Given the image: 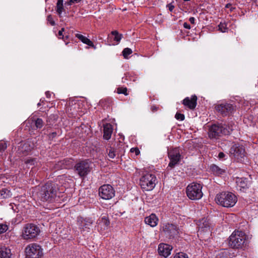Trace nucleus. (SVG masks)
<instances>
[{
  "label": "nucleus",
  "mask_w": 258,
  "mask_h": 258,
  "mask_svg": "<svg viewBox=\"0 0 258 258\" xmlns=\"http://www.w3.org/2000/svg\"><path fill=\"white\" fill-rule=\"evenodd\" d=\"M56 135H57V134L56 132H53V133H50L49 135V138L50 139H53L56 136Z\"/></svg>",
  "instance_id": "obj_44"
},
{
  "label": "nucleus",
  "mask_w": 258,
  "mask_h": 258,
  "mask_svg": "<svg viewBox=\"0 0 258 258\" xmlns=\"http://www.w3.org/2000/svg\"><path fill=\"white\" fill-rule=\"evenodd\" d=\"M158 219L155 214H151L149 217H147L145 219V222L151 226V227H155L157 225Z\"/></svg>",
  "instance_id": "obj_21"
},
{
  "label": "nucleus",
  "mask_w": 258,
  "mask_h": 258,
  "mask_svg": "<svg viewBox=\"0 0 258 258\" xmlns=\"http://www.w3.org/2000/svg\"><path fill=\"white\" fill-rule=\"evenodd\" d=\"M11 251L7 247L0 248V258H11Z\"/></svg>",
  "instance_id": "obj_22"
},
{
  "label": "nucleus",
  "mask_w": 258,
  "mask_h": 258,
  "mask_svg": "<svg viewBox=\"0 0 258 258\" xmlns=\"http://www.w3.org/2000/svg\"><path fill=\"white\" fill-rule=\"evenodd\" d=\"M174 258H188L187 255L183 252L176 253Z\"/></svg>",
  "instance_id": "obj_36"
},
{
  "label": "nucleus",
  "mask_w": 258,
  "mask_h": 258,
  "mask_svg": "<svg viewBox=\"0 0 258 258\" xmlns=\"http://www.w3.org/2000/svg\"><path fill=\"white\" fill-rule=\"evenodd\" d=\"M168 7H169V10L170 11V12H172L173 9H174V7L173 6V5H168Z\"/></svg>",
  "instance_id": "obj_50"
},
{
  "label": "nucleus",
  "mask_w": 258,
  "mask_h": 258,
  "mask_svg": "<svg viewBox=\"0 0 258 258\" xmlns=\"http://www.w3.org/2000/svg\"><path fill=\"white\" fill-rule=\"evenodd\" d=\"M236 197L230 192H222L217 194L215 201L216 203L224 207H233L237 202Z\"/></svg>",
  "instance_id": "obj_4"
},
{
  "label": "nucleus",
  "mask_w": 258,
  "mask_h": 258,
  "mask_svg": "<svg viewBox=\"0 0 258 258\" xmlns=\"http://www.w3.org/2000/svg\"><path fill=\"white\" fill-rule=\"evenodd\" d=\"M58 188L57 185L53 182H47L41 186L39 197L43 202H53L56 200Z\"/></svg>",
  "instance_id": "obj_1"
},
{
  "label": "nucleus",
  "mask_w": 258,
  "mask_h": 258,
  "mask_svg": "<svg viewBox=\"0 0 258 258\" xmlns=\"http://www.w3.org/2000/svg\"><path fill=\"white\" fill-rule=\"evenodd\" d=\"M26 258H40L42 255L41 247L36 244H29L25 248Z\"/></svg>",
  "instance_id": "obj_9"
},
{
  "label": "nucleus",
  "mask_w": 258,
  "mask_h": 258,
  "mask_svg": "<svg viewBox=\"0 0 258 258\" xmlns=\"http://www.w3.org/2000/svg\"><path fill=\"white\" fill-rule=\"evenodd\" d=\"M99 195L104 200H110L115 195V191L110 185L104 184L99 189Z\"/></svg>",
  "instance_id": "obj_12"
},
{
  "label": "nucleus",
  "mask_w": 258,
  "mask_h": 258,
  "mask_svg": "<svg viewBox=\"0 0 258 258\" xmlns=\"http://www.w3.org/2000/svg\"><path fill=\"white\" fill-rule=\"evenodd\" d=\"M163 231L166 236L169 239L174 237L178 233V229L172 224H166L163 226Z\"/></svg>",
  "instance_id": "obj_14"
},
{
  "label": "nucleus",
  "mask_w": 258,
  "mask_h": 258,
  "mask_svg": "<svg viewBox=\"0 0 258 258\" xmlns=\"http://www.w3.org/2000/svg\"><path fill=\"white\" fill-rule=\"evenodd\" d=\"M40 233V229L37 225L28 223L24 226L21 236L25 240H31L37 237Z\"/></svg>",
  "instance_id": "obj_5"
},
{
  "label": "nucleus",
  "mask_w": 258,
  "mask_h": 258,
  "mask_svg": "<svg viewBox=\"0 0 258 258\" xmlns=\"http://www.w3.org/2000/svg\"><path fill=\"white\" fill-rule=\"evenodd\" d=\"M112 127L110 123H106L103 125V138L108 140L111 138L112 133Z\"/></svg>",
  "instance_id": "obj_20"
},
{
  "label": "nucleus",
  "mask_w": 258,
  "mask_h": 258,
  "mask_svg": "<svg viewBox=\"0 0 258 258\" xmlns=\"http://www.w3.org/2000/svg\"><path fill=\"white\" fill-rule=\"evenodd\" d=\"M246 236L241 231H234L229 238V244L233 248H243L246 245Z\"/></svg>",
  "instance_id": "obj_3"
},
{
  "label": "nucleus",
  "mask_w": 258,
  "mask_h": 258,
  "mask_svg": "<svg viewBox=\"0 0 258 258\" xmlns=\"http://www.w3.org/2000/svg\"><path fill=\"white\" fill-rule=\"evenodd\" d=\"M171 249L170 245L161 243L159 244L158 250L160 255L166 257L170 254Z\"/></svg>",
  "instance_id": "obj_18"
},
{
  "label": "nucleus",
  "mask_w": 258,
  "mask_h": 258,
  "mask_svg": "<svg viewBox=\"0 0 258 258\" xmlns=\"http://www.w3.org/2000/svg\"><path fill=\"white\" fill-rule=\"evenodd\" d=\"M8 227L6 224H0V234H2L7 231Z\"/></svg>",
  "instance_id": "obj_35"
},
{
  "label": "nucleus",
  "mask_w": 258,
  "mask_h": 258,
  "mask_svg": "<svg viewBox=\"0 0 258 258\" xmlns=\"http://www.w3.org/2000/svg\"><path fill=\"white\" fill-rule=\"evenodd\" d=\"M211 169L214 174L217 175H222L225 172V169H221L215 164L211 165Z\"/></svg>",
  "instance_id": "obj_24"
},
{
  "label": "nucleus",
  "mask_w": 258,
  "mask_h": 258,
  "mask_svg": "<svg viewBox=\"0 0 258 258\" xmlns=\"http://www.w3.org/2000/svg\"><path fill=\"white\" fill-rule=\"evenodd\" d=\"M28 148H27V149H25V151H26V152H28V151H31V149L32 148V147H30V145H28Z\"/></svg>",
  "instance_id": "obj_52"
},
{
  "label": "nucleus",
  "mask_w": 258,
  "mask_h": 258,
  "mask_svg": "<svg viewBox=\"0 0 258 258\" xmlns=\"http://www.w3.org/2000/svg\"><path fill=\"white\" fill-rule=\"evenodd\" d=\"M216 110L222 116H227L235 111V106L230 103H221L215 106Z\"/></svg>",
  "instance_id": "obj_13"
},
{
  "label": "nucleus",
  "mask_w": 258,
  "mask_h": 258,
  "mask_svg": "<svg viewBox=\"0 0 258 258\" xmlns=\"http://www.w3.org/2000/svg\"><path fill=\"white\" fill-rule=\"evenodd\" d=\"M28 145H29V144L28 143H26L24 145V146L25 147V148H27L28 147Z\"/></svg>",
  "instance_id": "obj_54"
},
{
  "label": "nucleus",
  "mask_w": 258,
  "mask_h": 258,
  "mask_svg": "<svg viewBox=\"0 0 258 258\" xmlns=\"http://www.w3.org/2000/svg\"><path fill=\"white\" fill-rule=\"evenodd\" d=\"M36 162L35 159H29L25 161V163L27 164L34 165Z\"/></svg>",
  "instance_id": "obj_41"
},
{
  "label": "nucleus",
  "mask_w": 258,
  "mask_h": 258,
  "mask_svg": "<svg viewBox=\"0 0 258 258\" xmlns=\"http://www.w3.org/2000/svg\"><path fill=\"white\" fill-rule=\"evenodd\" d=\"M183 27L186 28V29H190V25L187 24V23H184L183 24Z\"/></svg>",
  "instance_id": "obj_47"
},
{
  "label": "nucleus",
  "mask_w": 258,
  "mask_h": 258,
  "mask_svg": "<svg viewBox=\"0 0 258 258\" xmlns=\"http://www.w3.org/2000/svg\"><path fill=\"white\" fill-rule=\"evenodd\" d=\"M225 156V154L223 152H220L218 155L219 159H223Z\"/></svg>",
  "instance_id": "obj_45"
},
{
  "label": "nucleus",
  "mask_w": 258,
  "mask_h": 258,
  "mask_svg": "<svg viewBox=\"0 0 258 258\" xmlns=\"http://www.w3.org/2000/svg\"><path fill=\"white\" fill-rule=\"evenodd\" d=\"M199 230L198 231V235H202L205 233L209 234L211 232L210 225L209 220L207 218H203L201 219L198 224Z\"/></svg>",
  "instance_id": "obj_15"
},
{
  "label": "nucleus",
  "mask_w": 258,
  "mask_h": 258,
  "mask_svg": "<svg viewBox=\"0 0 258 258\" xmlns=\"http://www.w3.org/2000/svg\"><path fill=\"white\" fill-rule=\"evenodd\" d=\"M197 97L193 95L191 98L186 97L182 101V104L190 109H194L197 105Z\"/></svg>",
  "instance_id": "obj_16"
},
{
  "label": "nucleus",
  "mask_w": 258,
  "mask_h": 258,
  "mask_svg": "<svg viewBox=\"0 0 258 258\" xmlns=\"http://www.w3.org/2000/svg\"><path fill=\"white\" fill-rule=\"evenodd\" d=\"M230 11L231 12H232L233 11L234 9H235V8H233V7H230Z\"/></svg>",
  "instance_id": "obj_55"
},
{
  "label": "nucleus",
  "mask_w": 258,
  "mask_h": 258,
  "mask_svg": "<svg viewBox=\"0 0 258 258\" xmlns=\"http://www.w3.org/2000/svg\"><path fill=\"white\" fill-rule=\"evenodd\" d=\"M230 153L238 162L244 161L245 152L242 146L233 145L230 149Z\"/></svg>",
  "instance_id": "obj_11"
},
{
  "label": "nucleus",
  "mask_w": 258,
  "mask_h": 258,
  "mask_svg": "<svg viewBox=\"0 0 258 258\" xmlns=\"http://www.w3.org/2000/svg\"><path fill=\"white\" fill-rule=\"evenodd\" d=\"M35 125L36 128H41L44 125V122L42 119L37 118L35 121Z\"/></svg>",
  "instance_id": "obj_29"
},
{
  "label": "nucleus",
  "mask_w": 258,
  "mask_h": 258,
  "mask_svg": "<svg viewBox=\"0 0 258 258\" xmlns=\"http://www.w3.org/2000/svg\"><path fill=\"white\" fill-rule=\"evenodd\" d=\"M110 222L107 217L105 216H103L100 221L99 224L104 226V229L107 228L109 225Z\"/></svg>",
  "instance_id": "obj_27"
},
{
  "label": "nucleus",
  "mask_w": 258,
  "mask_h": 258,
  "mask_svg": "<svg viewBox=\"0 0 258 258\" xmlns=\"http://www.w3.org/2000/svg\"><path fill=\"white\" fill-rule=\"evenodd\" d=\"M236 183L237 187L241 191H244L247 189L250 184V181L247 178L244 177H236Z\"/></svg>",
  "instance_id": "obj_17"
},
{
  "label": "nucleus",
  "mask_w": 258,
  "mask_h": 258,
  "mask_svg": "<svg viewBox=\"0 0 258 258\" xmlns=\"http://www.w3.org/2000/svg\"><path fill=\"white\" fill-rule=\"evenodd\" d=\"M133 52L132 50L129 48H125L122 51L123 56L125 58H127L128 55Z\"/></svg>",
  "instance_id": "obj_30"
},
{
  "label": "nucleus",
  "mask_w": 258,
  "mask_h": 258,
  "mask_svg": "<svg viewBox=\"0 0 258 258\" xmlns=\"http://www.w3.org/2000/svg\"><path fill=\"white\" fill-rule=\"evenodd\" d=\"M75 171L80 177L87 175L90 171V164L88 160L80 161L76 164Z\"/></svg>",
  "instance_id": "obj_10"
},
{
  "label": "nucleus",
  "mask_w": 258,
  "mask_h": 258,
  "mask_svg": "<svg viewBox=\"0 0 258 258\" xmlns=\"http://www.w3.org/2000/svg\"><path fill=\"white\" fill-rule=\"evenodd\" d=\"M117 93L118 94H123L125 95H127V88L122 87L118 88H117Z\"/></svg>",
  "instance_id": "obj_33"
},
{
  "label": "nucleus",
  "mask_w": 258,
  "mask_h": 258,
  "mask_svg": "<svg viewBox=\"0 0 258 258\" xmlns=\"http://www.w3.org/2000/svg\"><path fill=\"white\" fill-rule=\"evenodd\" d=\"M232 130L231 125L223 123L213 124L209 126L208 135L210 139H218L222 135H229Z\"/></svg>",
  "instance_id": "obj_2"
},
{
  "label": "nucleus",
  "mask_w": 258,
  "mask_h": 258,
  "mask_svg": "<svg viewBox=\"0 0 258 258\" xmlns=\"http://www.w3.org/2000/svg\"><path fill=\"white\" fill-rule=\"evenodd\" d=\"M156 176L150 173L143 175L140 178V184L142 189L146 191L152 190L156 185Z\"/></svg>",
  "instance_id": "obj_7"
},
{
  "label": "nucleus",
  "mask_w": 258,
  "mask_h": 258,
  "mask_svg": "<svg viewBox=\"0 0 258 258\" xmlns=\"http://www.w3.org/2000/svg\"><path fill=\"white\" fill-rule=\"evenodd\" d=\"M40 105H41V104H40V103H38L37 104V106H40Z\"/></svg>",
  "instance_id": "obj_56"
},
{
  "label": "nucleus",
  "mask_w": 258,
  "mask_h": 258,
  "mask_svg": "<svg viewBox=\"0 0 258 258\" xmlns=\"http://www.w3.org/2000/svg\"><path fill=\"white\" fill-rule=\"evenodd\" d=\"M78 222L80 223V225L83 229H90L92 227V224L93 223V220L91 218H80Z\"/></svg>",
  "instance_id": "obj_19"
},
{
  "label": "nucleus",
  "mask_w": 258,
  "mask_h": 258,
  "mask_svg": "<svg viewBox=\"0 0 258 258\" xmlns=\"http://www.w3.org/2000/svg\"><path fill=\"white\" fill-rule=\"evenodd\" d=\"M63 9V0H58L56 4V11L59 16H60Z\"/></svg>",
  "instance_id": "obj_25"
},
{
  "label": "nucleus",
  "mask_w": 258,
  "mask_h": 258,
  "mask_svg": "<svg viewBox=\"0 0 258 258\" xmlns=\"http://www.w3.org/2000/svg\"><path fill=\"white\" fill-rule=\"evenodd\" d=\"M130 151L132 153H135L136 155H138L140 153V150L137 148H133Z\"/></svg>",
  "instance_id": "obj_42"
},
{
  "label": "nucleus",
  "mask_w": 258,
  "mask_h": 258,
  "mask_svg": "<svg viewBox=\"0 0 258 258\" xmlns=\"http://www.w3.org/2000/svg\"><path fill=\"white\" fill-rule=\"evenodd\" d=\"M84 43L90 47H93L94 49L96 48V46L94 45L93 43L88 38L86 40Z\"/></svg>",
  "instance_id": "obj_40"
},
{
  "label": "nucleus",
  "mask_w": 258,
  "mask_h": 258,
  "mask_svg": "<svg viewBox=\"0 0 258 258\" xmlns=\"http://www.w3.org/2000/svg\"><path fill=\"white\" fill-rule=\"evenodd\" d=\"M181 149L179 147L172 148L168 149V155L170 159L168 167L172 168L178 164L181 160Z\"/></svg>",
  "instance_id": "obj_8"
},
{
  "label": "nucleus",
  "mask_w": 258,
  "mask_h": 258,
  "mask_svg": "<svg viewBox=\"0 0 258 258\" xmlns=\"http://www.w3.org/2000/svg\"><path fill=\"white\" fill-rule=\"evenodd\" d=\"M7 148L6 143L4 142H0V152L5 151Z\"/></svg>",
  "instance_id": "obj_39"
},
{
  "label": "nucleus",
  "mask_w": 258,
  "mask_h": 258,
  "mask_svg": "<svg viewBox=\"0 0 258 258\" xmlns=\"http://www.w3.org/2000/svg\"><path fill=\"white\" fill-rule=\"evenodd\" d=\"M76 37L78 38L79 40H80L83 43H85L86 41V40L88 39L85 36H83L82 34H76Z\"/></svg>",
  "instance_id": "obj_34"
},
{
  "label": "nucleus",
  "mask_w": 258,
  "mask_h": 258,
  "mask_svg": "<svg viewBox=\"0 0 258 258\" xmlns=\"http://www.w3.org/2000/svg\"><path fill=\"white\" fill-rule=\"evenodd\" d=\"M64 31V28H61V29L59 31L58 33V35L59 36H62V38L63 37V35L62 34V32Z\"/></svg>",
  "instance_id": "obj_46"
},
{
  "label": "nucleus",
  "mask_w": 258,
  "mask_h": 258,
  "mask_svg": "<svg viewBox=\"0 0 258 258\" xmlns=\"http://www.w3.org/2000/svg\"><path fill=\"white\" fill-rule=\"evenodd\" d=\"M231 4H227L225 6V8H230L231 7Z\"/></svg>",
  "instance_id": "obj_53"
},
{
  "label": "nucleus",
  "mask_w": 258,
  "mask_h": 258,
  "mask_svg": "<svg viewBox=\"0 0 258 258\" xmlns=\"http://www.w3.org/2000/svg\"><path fill=\"white\" fill-rule=\"evenodd\" d=\"M47 20L51 26H54L55 25V23L54 21L53 20L52 17L51 15H49L47 16Z\"/></svg>",
  "instance_id": "obj_38"
},
{
  "label": "nucleus",
  "mask_w": 258,
  "mask_h": 258,
  "mask_svg": "<svg viewBox=\"0 0 258 258\" xmlns=\"http://www.w3.org/2000/svg\"><path fill=\"white\" fill-rule=\"evenodd\" d=\"M219 30L222 32H225L227 31L228 28H227L226 24L225 23H220L218 25Z\"/></svg>",
  "instance_id": "obj_31"
},
{
  "label": "nucleus",
  "mask_w": 258,
  "mask_h": 258,
  "mask_svg": "<svg viewBox=\"0 0 258 258\" xmlns=\"http://www.w3.org/2000/svg\"><path fill=\"white\" fill-rule=\"evenodd\" d=\"M45 94H46V96L47 98H50V96H51V94L49 92H46L45 93Z\"/></svg>",
  "instance_id": "obj_51"
},
{
  "label": "nucleus",
  "mask_w": 258,
  "mask_h": 258,
  "mask_svg": "<svg viewBox=\"0 0 258 258\" xmlns=\"http://www.w3.org/2000/svg\"><path fill=\"white\" fill-rule=\"evenodd\" d=\"M231 255L227 249L220 250L217 254L215 258H231Z\"/></svg>",
  "instance_id": "obj_23"
},
{
  "label": "nucleus",
  "mask_w": 258,
  "mask_h": 258,
  "mask_svg": "<svg viewBox=\"0 0 258 258\" xmlns=\"http://www.w3.org/2000/svg\"><path fill=\"white\" fill-rule=\"evenodd\" d=\"M81 0H70L68 1L66 4H67L69 6H71L74 3H78L80 2Z\"/></svg>",
  "instance_id": "obj_43"
},
{
  "label": "nucleus",
  "mask_w": 258,
  "mask_h": 258,
  "mask_svg": "<svg viewBox=\"0 0 258 258\" xmlns=\"http://www.w3.org/2000/svg\"><path fill=\"white\" fill-rule=\"evenodd\" d=\"M108 155L110 158L113 159L115 157L114 149L110 147L109 149V153Z\"/></svg>",
  "instance_id": "obj_32"
},
{
  "label": "nucleus",
  "mask_w": 258,
  "mask_h": 258,
  "mask_svg": "<svg viewBox=\"0 0 258 258\" xmlns=\"http://www.w3.org/2000/svg\"><path fill=\"white\" fill-rule=\"evenodd\" d=\"M202 186L197 183H191L186 187V195L189 199L192 200L200 199L203 195L202 191Z\"/></svg>",
  "instance_id": "obj_6"
},
{
  "label": "nucleus",
  "mask_w": 258,
  "mask_h": 258,
  "mask_svg": "<svg viewBox=\"0 0 258 258\" xmlns=\"http://www.w3.org/2000/svg\"><path fill=\"white\" fill-rule=\"evenodd\" d=\"M158 108L156 106H152L151 107V110L153 111V112H155L157 110H158Z\"/></svg>",
  "instance_id": "obj_48"
},
{
  "label": "nucleus",
  "mask_w": 258,
  "mask_h": 258,
  "mask_svg": "<svg viewBox=\"0 0 258 258\" xmlns=\"http://www.w3.org/2000/svg\"><path fill=\"white\" fill-rule=\"evenodd\" d=\"M189 22L192 24H195V19L194 17H190L189 18Z\"/></svg>",
  "instance_id": "obj_49"
},
{
  "label": "nucleus",
  "mask_w": 258,
  "mask_h": 258,
  "mask_svg": "<svg viewBox=\"0 0 258 258\" xmlns=\"http://www.w3.org/2000/svg\"><path fill=\"white\" fill-rule=\"evenodd\" d=\"M175 118L177 120H183L184 119V115L183 114H181L180 113H176L175 114Z\"/></svg>",
  "instance_id": "obj_37"
},
{
  "label": "nucleus",
  "mask_w": 258,
  "mask_h": 258,
  "mask_svg": "<svg viewBox=\"0 0 258 258\" xmlns=\"http://www.w3.org/2000/svg\"><path fill=\"white\" fill-rule=\"evenodd\" d=\"M11 196V192L7 188H3L0 190V198L6 199Z\"/></svg>",
  "instance_id": "obj_26"
},
{
  "label": "nucleus",
  "mask_w": 258,
  "mask_h": 258,
  "mask_svg": "<svg viewBox=\"0 0 258 258\" xmlns=\"http://www.w3.org/2000/svg\"><path fill=\"white\" fill-rule=\"evenodd\" d=\"M111 34L114 36V40L116 41L117 42H119L120 41L122 36V34H119L117 31H112Z\"/></svg>",
  "instance_id": "obj_28"
}]
</instances>
